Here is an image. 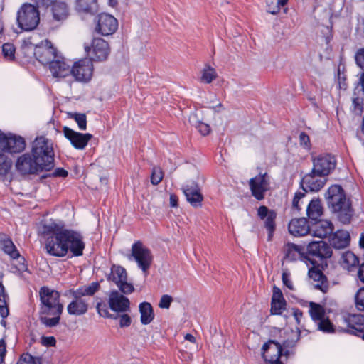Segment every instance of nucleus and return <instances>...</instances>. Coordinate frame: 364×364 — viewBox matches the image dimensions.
Listing matches in <instances>:
<instances>
[{"label":"nucleus","mask_w":364,"mask_h":364,"mask_svg":"<svg viewBox=\"0 0 364 364\" xmlns=\"http://www.w3.org/2000/svg\"><path fill=\"white\" fill-rule=\"evenodd\" d=\"M43 232L50 235L46 243V250L49 255L62 257L70 250L73 256L82 255L85 244L78 232L66 229L63 224L52 220L44 223Z\"/></svg>","instance_id":"nucleus-1"},{"label":"nucleus","mask_w":364,"mask_h":364,"mask_svg":"<svg viewBox=\"0 0 364 364\" xmlns=\"http://www.w3.org/2000/svg\"><path fill=\"white\" fill-rule=\"evenodd\" d=\"M41 300L40 321L47 327L56 326L60 319L63 306L60 303L58 291L43 287L39 291Z\"/></svg>","instance_id":"nucleus-2"},{"label":"nucleus","mask_w":364,"mask_h":364,"mask_svg":"<svg viewBox=\"0 0 364 364\" xmlns=\"http://www.w3.org/2000/svg\"><path fill=\"white\" fill-rule=\"evenodd\" d=\"M31 153L42 170L49 171L53 167V146L46 137L40 136L35 139L33 142Z\"/></svg>","instance_id":"nucleus-3"},{"label":"nucleus","mask_w":364,"mask_h":364,"mask_svg":"<svg viewBox=\"0 0 364 364\" xmlns=\"http://www.w3.org/2000/svg\"><path fill=\"white\" fill-rule=\"evenodd\" d=\"M331 255V248L325 241H313L307 245L306 259L313 265H323Z\"/></svg>","instance_id":"nucleus-4"},{"label":"nucleus","mask_w":364,"mask_h":364,"mask_svg":"<svg viewBox=\"0 0 364 364\" xmlns=\"http://www.w3.org/2000/svg\"><path fill=\"white\" fill-rule=\"evenodd\" d=\"M16 20L21 29L31 31L36 28L39 23V11L33 5L24 4L17 13Z\"/></svg>","instance_id":"nucleus-5"},{"label":"nucleus","mask_w":364,"mask_h":364,"mask_svg":"<svg viewBox=\"0 0 364 364\" xmlns=\"http://www.w3.org/2000/svg\"><path fill=\"white\" fill-rule=\"evenodd\" d=\"M132 258L136 262L139 268L146 274L153 260L151 250L145 247L141 242L137 241L132 246V254L129 256V259Z\"/></svg>","instance_id":"nucleus-6"},{"label":"nucleus","mask_w":364,"mask_h":364,"mask_svg":"<svg viewBox=\"0 0 364 364\" xmlns=\"http://www.w3.org/2000/svg\"><path fill=\"white\" fill-rule=\"evenodd\" d=\"M314 173L321 176H328L336 168L337 161L334 155L323 153L312 158Z\"/></svg>","instance_id":"nucleus-7"},{"label":"nucleus","mask_w":364,"mask_h":364,"mask_svg":"<svg viewBox=\"0 0 364 364\" xmlns=\"http://www.w3.org/2000/svg\"><path fill=\"white\" fill-rule=\"evenodd\" d=\"M107 279L114 282L121 292L124 294H129L134 291L133 284L128 283L127 281V274L126 269L121 266L113 265Z\"/></svg>","instance_id":"nucleus-8"},{"label":"nucleus","mask_w":364,"mask_h":364,"mask_svg":"<svg viewBox=\"0 0 364 364\" xmlns=\"http://www.w3.org/2000/svg\"><path fill=\"white\" fill-rule=\"evenodd\" d=\"M91 61L106 60L109 55L110 48L109 44L104 39L94 38L92 43V48L85 47Z\"/></svg>","instance_id":"nucleus-9"},{"label":"nucleus","mask_w":364,"mask_h":364,"mask_svg":"<svg viewBox=\"0 0 364 364\" xmlns=\"http://www.w3.org/2000/svg\"><path fill=\"white\" fill-rule=\"evenodd\" d=\"M26 143L20 136H7L0 131V149L9 153H19L24 150Z\"/></svg>","instance_id":"nucleus-10"},{"label":"nucleus","mask_w":364,"mask_h":364,"mask_svg":"<svg viewBox=\"0 0 364 364\" xmlns=\"http://www.w3.org/2000/svg\"><path fill=\"white\" fill-rule=\"evenodd\" d=\"M92 71L93 65L91 60L85 58L73 65L70 73L76 80L87 82L91 79Z\"/></svg>","instance_id":"nucleus-11"},{"label":"nucleus","mask_w":364,"mask_h":364,"mask_svg":"<svg viewBox=\"0 0 364 364\" xmlns=\"http://www.w3.org/2000/svg\"><path fill=\"white\" fill-rule=\"evenodd\" d=\"M343 331L355 334L364 340V316L350 314L343 322Z\"/></svg>","instance_id":"nucleus-12"},{"label":"nucleus","mask_w":364,"mask_h":364,"mask_svg":"<svg viewBox=\"0 0 364 364\" xmlns=\"http://www.w3.org/2000/svg\"><path fill=\"white\" fill-rule=\"evenodd\" d=\"M34 55L41 63L50 65V62L57 58L58 53L51 42L45 41L36 46Z\"/></svg>","instance_id":"nucleus-13"},{"label":"nucleus","mask_w":364,"mask_h":364,"mask_svg":"<svg viewBox=\"0 0 364 364\" xmlns=\"http://www.w3.org/2000/svg\"><path fill=\"white\" fill-rule=\"evenodd\" d=\"M252 195L258 200L264 198V193L269 189V181L267 173L259 174L249 181Z\"/></svg>","instance_id":"nucleus-14"},{"label":"nucleus","mask_w":364,"mask_h":364,"mask_svg":"<svg viewBox=\"0 0 364 364\" xmlns=\"http://www.w3.org/2000/svg\"><path fill=\"white\" fill-rule=\"evenodd\" d=\"M327 205L329 210L337 213L339 218L341 214V186L333 185L325 193Z\"/></svg>","instance_id":"nucleus-15"},{"label":"nucleus","mask_w":364,"mask_h":364,"mask_svg":"<svg viewBox=\"0 0 364 364\" xmlns=\"http://www.w3.org/2000/svg\"><path fill=\"white\" fill-rule=\"evenodd\" d=\"M16 167L17 171L23 175L33 174L43 171L34 157L28 153L18 157Z\"/></svg>","instance_id":"nucleus-16"},{"label":"nucleus","mask_w":364,"mask_h":364,"mask_svg":"<svg viewBox=\"0 0 364 364\" xmlns=\"http://www.w3.org/2000/svg\"><path fill=\"white\" fill-rule=\"evenodd\" d=\"M262 356L264 361L269 364L280 360L282 355L283 348L282 345L273 340L265 343L262 348Z\"/></svg>","instance_id":"nucleus-17"},{"label":"nucleus","mask_w":364,"mask_h":364,"mask_svg":"<svg viewBox=\"0 0 364 364\" xmlns=\"http://www.w3.org/2000/svg\"><path fill=\"white\" fill-rule=\"evenodd\" d=\"M118 28L117 20L112 15L102 13L98 16L96 31L102 36L113 34Z\"/></svg>","instance_id":"nucleus-18"},{"label":"nucleus","mask_w":364,"mask_h":364,"mask_svg":"<svg viewBox=\"0 0 364 364\" xmlns=\"http://www.w3.org/2000/svg\"><path fill=\"white\" fill-rule=\"evenodd\" d=\"M257 215L260 220L264 221V227L268 232V240H272L276 229L275 220L277 218V213L274 210L269 209L265 205H261L257 209Z\"/></svg>","instance_id":"nucleus-19"},{"label":"nucleus","mask_w":364,"mask_h":364,"mask_svg":"<svg viewBox=\"0 0 364 364\" xmlns=\"http://www.w3.org/2000/svg\"><path fill=\"white\" fill-rule=\"evenodd\" d=\"M63 131L65 138L77 149H84L87 145L88 141L92 138L91 134L77 132L68 127H64Z\"/></svg>","instance_id":"nucleus-20"},{"label":"nucleus","mask_w":364,"mask_h":364,"mask_svg":"<svg viewBox=\"0 0 364 364\" xmlns=\"http://www.w3.org/2000/svg\"><path fill=\"white\" fill-rule=\"evenodd\" d=\"M326 176H321L316 173H314V170L306 174L302 180L301 185L305 191L316 192L321 190L326 182Z\"/></svg>","instance_id":"nucleus-21"},{"label":"nucleus","mask_w":364,"mask_h":364,"mask_svg":"<svg viewBox=\"0 0 364 364\" xmlns=\"http://www.w3.org/2000/svg\"><path fill=\"white\" fill-rule=\"evenodd\" d=\"M109 306L116 312H126L129 310L130 301L127 297L117 291H112L109 295Z\"/></svg>","instance_id":"nucleus-22"},{"label":"nucleus","mask_w":364,"mask_h":364,"mask_svg":"<svg viewBox=\"0 0 364 364\" xmlns=\"http://www.w3.org/2000/svg\"><path fill=\"white\" fill-rule=\"evenodd\" d=\"M182 189L186 200L193 207H201L203 196L198 184L192 183L191 185L184 186Z\"/></svg>","instance_id":"nucleus-23"},{"label":"nucleus","mask_w":364,"mask_h":364,"mask_svg":"<svg viewBox=\"0 0 364 364\" xmlns=\"http://www.w3.org/2000/svg\"><path fill=\"white\" fill-rule=\"evenodd\" d=\"M288 230L295 237L304 236L311 232L308 220L305 218L292 219L289 223Z\"/></svg>","instance_id":"nucleus-24"},{"label":"nucleus","mask_w":364,"mask_h":364,"mask_svg":"<svg viewBox=\"0 0 364 364\" xmlns=\"http://www.w3.org/2000/svg\"><path fill=\"white\" fill-rule=\"evenodd\" d=\"M49 69L54 77H65L70 73V65L60 56H57L49 65Z\"/></svg>","instance_id":"nucleus-25"},{"label":"nucleus","mask_w":364,"mask_h":364,"mask_svg":"<svg viewBox=\"0 0 364 364\" xmlns=\"http://www.w3.org/2000/svg\"><path fill=\"white\" fill-rule=\"evenodd\" d=\"M313 223H314V225L311 231L314 236L325 238L333 233V225L331 221L318 219L317 221H313Z\"/></svg>","instance_id":"nucleus-26"},{"label":"nucleus","mask_w":364,"mask_h":364,"mask_svg":"<svg viewBox=\"0 0 364 364\" xmlns=\"http://www.w3.org/2000/svg\"><path fill=\"white\" fill-rule=\"evenodd\" d=\"M88 306L89 304L86 299L73 297V301L67 306V311L70 315L78 316L86 314Z\"/></svg>","instance_id":"nucleus-27"},{"label":"nucleus","mask_w":364,"mask_h":364,"mask_svg":"<svg viewBox=\"0 0 364 364\" xmlns=\"http://www.w3.org/2000/svg\"><path fill=\"white\" fill-rule=\"evenodd\" d=\"M318 267V265H314L313 267L310 268L309 270V276L311 279L317 282L314 284L315 289L326 292L328 289L326 278L321 270L317 268Z\"/></svg>","instance_id":"nucleus-28"},{"label":"nucleus","mask_w":364,"mask_h":364,"mask_svg":"<svg viewBox=\"0 0 364 364\" xmlns=\"http://www.w3.org/2000/svg\"><path fill=\"white\" fill-rule=\"evenodd\" d=\"M323 213V208L321 201L319 198H314L309 203L306 208V214L309 219L313 221H317Z\"/></svg>","instance_id":"nucleus-29"},{"label":"nucleus","mask_w":364,"mask_h":364,"mask_svg":"<svg viewBox=\"0 0 364 364\" xmlns=\"http://www.w3.org/2000/svg\"><path fill=\"white\" fill-rule=\"evenodd\" d=\"M100 289V285L98 282H92L88 285L81 287L76 290L71 292L73 297H77V299L83 298L85 296H93Z\"/></svg>","instance_id":"nucleus-30"},{"label":"nucleus","mask_w":364,"mask_h":364,"mask_svg":"<svg viewBox=\"0 0 364 364\" xmlns=\"http://www.w3.org/2000/svg\"><path fill=\"white\" fill-rule=\"evenodd\" d=\"M0 246L4 252L12 259H18L20 257L12 240L5 234H0Z\"/></svg>","instance_id":"nucleus-31"},{"label":"nucleus","mask_w":364,"mask_h":364,"mask_svg":"<svg viewBox=\"0 0 364 364\" xmlns=\"http://www.w3.org/2000/svg\"><path fill=\"white\" fill-rule=\"evenodd\" d=\"M52 14L53 19L57 21L65 20L69 16V9L65 2L55 1L52 5Z\"/></svg>","instance_id":"nucleus-32"},{"label":"nucleus","mask_w":364,"mask_h":364,"mask_svg":"<svg viewBox=\"0 0 364 364\" xmlns=\"http://www.w3.org/2000/svg\"><path fill=\"white\" fill-rule=\"evenodd\" d=\"M98 9L97 0H77L76 9L80 12L95 14Z\"/></svg>","instance_id":"nucleus-33"},{"label":"nucleus","mask_w":364,"mask_h":364,"mask_svg":"<svg viewBox=\"0 0 364 364\" xmlns=\"http://www.w3.org/2000/svg\"><path fill=\"white\" fill-rule=\"evenodd\" d=\"M141 314V322L144 325L149 324L154 318L153 308L150 303L142 302L139 306Z\"/></svg>","instance_id":"nucleus-34"},{"label":"nucleus","mask_w":364,"mask_h":364,"mask_svg":"<svg viewBox=\"0 0 364 364\" xmlns=\"http://www.w3.org/2000/svg\"><path fill=\"white\" fill-rule=\"evenodd\" d=\"M291 337L285 340L282 346L283 351H284V355L286 357L293 353L292 349L296 346L300 338L301 331L297 328L296 331H291Z\"/></svg>","instance_id":"nucleus-35"},{"label":"nucleus","mask_w":364,"mask_h":364,"mask_svg":"<svg viewBox=\"0 0 364 364\" xmlns=\"http://www.w3.org/2000/svg\"><path fill=\"white\" fill-rule=\"evenodd\" d=\"M359 260L354 253L348 251L343 253V269H347L348 272L357 269Z\"/></svg>","instance_id":"nucleus-36"},{"label":"nucleus","mask_w":364,"mask_h":364,"mask_svg":"<svg viewBox=\"0 0 364 364\" xmlns=\"http://www.w3.org/2000/svg\"><path fill=\"white\" fill-rule=\"evenodd\" d=\"M189 122L194 126L202 135H208L210 132L209 124L201 122L197 113H192L189 117Z\"/></svg>","instance_id":"nucleus-37"},{"label":"nucleus","mask_w":364,"mask_h":364,"mask_svg":"<svg viewBox=\"0 0 364 364\" xmlns=\"http://www.w3.org/2000/svg\"><path fill=\"white\" fill-rule=\"evenodd\" d=\"M343 224L349 223L354 215V210L350 198H346L343 193Z\"/></svg>","instance_id":"nucleus-38"},{"label":"nucleus","mask_w":364,"mask_h":364,"mask_svg":"<svg viewBox=\"0 0 364 364\" xmlns=\"http://www.w3.org/2000/svg\"><path fill=\"white\" fill-rule=\"evenodd\" d=\"M309 314L311 318L315 321H320L324 318L325 309L324 308L315 302H309Z\"/></svg>","instance_id":"nucleus-39"},{"label":"nucleus","mask_w":364,"mask_h":364,"mask_svg":"<svg viewBox=\"0 0 364 364\" xmlns=\"http://www.w3.org/2000/svg\"><path fill=\"white\" fill-rule=\"evenodd\" d=\"M284 251V258L289 261H296L301 255L299 246L292 243L287 244Z\"/></svg>","instance_id":"nucleus-40"},{"label":"nucleus","mask_w":364,"mask_h":364,"mask_svg":"<svg viewBox=\"0 0 364 364\" xmlns=\"http://www.w3.org/2000/svg\"><path fill=\"white\" fill-rule=\"evenodd\" d=\"M7 298L8 296L5 293L4 287L2 283L0 282V316L3 318L9 315V308L6 301Z\"/></svg>","instance_id":"nucleus-41"},{"label":"nucleus","mask_w":364,"mask_h":364,"mask_svg":"<svg viewBox=\"0 0 364 364\" xmlns=\"http://www.w3.org/2000/svg\"><path fill=\"white\" fill-rule=\"evenodd\" d=\"M288 0H267V12L277 14L280 11V7L284 6Z\"/></svg>","instance_id":"nucleus-42"},{"label":"nucleus","mask_w":364,"mask_h":364,"mask_svg":"<svg viewBox=\"0 0 364 364\" xmlns=\"http://www.w3.org/2000/svg\"><path fill=\"white\" fill-rule=\"evenodd\" d=\"M217 77L216 71L214 68L206 66L202 70V75L200 77V81L207 84L210 83Z\"/></svg>","instance_id":"nucleus-43"},{"label":"nucleus","mask_w":364,"mask_h":364,"mask_svg":"<svg viewBox=\"0 0 364 364\" xmlns=\"http://www.w3.org/2000/svg\"><path fill=\"white\" fill-rule=\"evenodd\" d=\"M12 165L11 160L5 154H0V175L5 176L10 171Z\"/></svg>","instance_id":"nucleus-44"},{"label":"nucleus","mask_w":364,"mask_h":364,"mask_svg":"<svg viewBox=\"0 0 364 364\" xmlns=\"http://www.w3.org/2000/svg\"><path fill=\"white\" fill-rule=\"evenodd\" d=\"M322 33L323 34L321 36H318V42L321 44V46H326V49H328V44L331 39V31L328 26L323 27L322 31Z\"/></svg>","instance_id":"nucleus-45"},{"label":"nucleus","mask_w":364,"mask_h":364,"mask_svg":"<svg viewBox=\"0 0 364 364\" xmlns=\"http://www.w3.org/2000/svg\"><path fill=\"white\" fill-rule=\"evenodd\" d=\"M70 118L75 119L80 130H85L87 128L86 115L82 113H69Z\"/></svg>","instance_id":"nucleus-46"},{"label":"nucleus","mask_w":364,"mask_h":364,"mask_svg":"<svg viewBox=\"0 0 364 364\" xmlns=\"http://www.w3.org/2000/svg\"><path fill=\"white\" fill-rule=\"evenodd\" d=\"M318 330L327 333H333L335 331L334 326L330 321V320L328 318H324L318 321Z\"/></svg>","instance_id":"nucleus-47"},{"label":"nucleus","mask_w":364,"mask_h":364,"mask_svg":"<svg viewBox=\"0 0 364 364\" xmlns=\"http://www.w3.org/2000/svg\"><path fill=\"white\" fill-rule=\"evenodd\" d=\"M164 178L162 169L159 166H154L151 176V183L153 185H158Z\"/></svg>","instance_id":"nucleus-48"},{"label":"nucleus","mask_w":364,"mask_h":364,"mask_svg":"<svg viewBox=\"0 0 364 364\" xmlns=\"http://www.w3.org/2000/svg\"><path fill=\"white\" fill-rule=\"evenodd\" d=\"M96 309L97 313L100 316L105 318H111L114 319H117V316H114L113 315L109 313L107 304L102 302H98L96 306Z\"/></svg>","instance_id":"nucleus-49"},{"label":"nucleus","mask_w":364,"mask_h":364,"mask_svg":"<svg viewBox=\"0 0 364 364\" xmlns=\"http://www.w3.org/2000/svg\"><path fill=\"white\" fill-rule=\"evenodd\" d=\"M329 242L331 245L335 249H341V232L338 230L335 233L332 234L329 239Z\"/></svg>","instance_id":"nucleus-50"},{"label":"nucleus","mask_w":364,"mask_h":364,"mask_svg":"<svg viewBox=\"0 0 364 364\" xmlns=\"http://www.w3.org/2000/svg\"><path fill=\"white\" fill-rule=\"evenodd\" d=\"M16 364H41V362L38 358L28 353H24Z\"/></svg>","instance_id":"nucleus-51"},{"label":"nucleus","mask_w":364,"mask_h":364,"mask_svg":"<svg viewBox=\"0 0 364 364\" xmlns=\"http://www.w3.org/2000/svg\"><path fill=\"white\" fill-rule=\"evenodd\" d=\"M286 305L285 301H272L271 313L272 314H281L282 310L284 309Z\"/></svg>","instance_id":"nucleus-52"},{"label":"nucleus","mask_w":364,"mask_h":364,"mask_svg":"<svg viewBox=\"0 0 364 364\" xmlns=\"http://www.w3.org/2000/svg\"><path fill=\"white\" fill-rule=\"evenodd\" d=\"M2 53L5 58L9 60L14 58L15 48L11 43H4L2 46Z\"/></svg>","instance_id":"nucleus-53"},{"label":"nucleus","mask_w":364,"mask_h":364,"mask_svg":"<svg viewBox=\"0 0 364 364\" xmlns=\"http://www.w3.org/2000/svg\"><path fill=\"white\" fill-rule=\"evenodd\" d=\"M355 306L359 311H364V287L360 288L355 295Z\"/></svg>","instance_id":"nucleus-54"},{"label":"nucleus","mask_w":364,"mask_h":364,"mask_svg":"<svg viewBox=\"0 0 364 364\" xmlns=\"http://www.w3.org/2000/svg\"><path fill=\"white\" fill-rule=\"evenodd\" d=\"M299 144L306 150H310L311 147V144L310 141V138L308 134L305 132H301L299 134Z\"/></svg>","instance_id":"nucleus-55"},{"label":"nucleus","mask_w":364,"mask_h":364,"mask_svg":"<svg viewBox=\"0 0 364 364\" xmlns=\"http://www.w3.org/2000/svg\"><path fill=\"white\" fill-rule=\"evenodd\" d=\"M172 301L173 298L171 296L164 294L161 297L159 306L161 309H169Z\"/></svg>","instance_id":"nucleus-56"},{"label":"nucleus","mask_w":364,"mask_h":364,"mask_svg":"<svg viewBox=\"0 0 364 364\" xmlns=\"http://www.w3.org/2000/svg\"><path fill=\"white\" fill-rule=\"evenodd\" d=\"M116 316L117 318H119V326L121 328L128 327L130 326L132 320L131 317L128 314H123Z\"/></svg>","instance_id":"nucleus-57"},{"label":"nucleus","mask_w":364,"mask_h":364,"mask_svg":"<svg viewBox=\"0 0 364 364\" xmlns=\"http://www.w3.org/2000/svg\"><path fill=\"white\" fill-rule=\"evenodd\" d=\"M283 284L290 290H294V287L291 280L290 279V274L287 271H284L282 276Z\"/></svg>","instance_id":"nucleus-58"},{"label":"nucleus","mask_w":364,"mask_h":364,"mask_svg":"<svg viewBox=\"0 0 364 364\" xmlns=\"http://www.w3.org/2000/svg\"><path fill=\"white\" fill-rule=\"evenodd\" d=\"M272 301H285L281 289L277 287L273 288Z\"/></svg>","instance_id":"nucleus-59"},{"label":"nucleus","mask_w":364,"mask_h":364,"mask_svg":"<svg viewBox=\"0 0 364 364\" xmlns=\"http://www.w3.org/2000/svg\"><path fill=\"white\" fill-rule=\"evenodd\" d=\"M6 342L4 339L0 340V364L3 363L4 360V357L6 355Z\"/></svg>","instance_id":"nucleus-60"},{"label":"nucleus","mask_w":364,"mask_h":364,"mask_svg":"<svg viewBox=\"0 0 364 364\" xmlns=\"http://www.w3.org/2000/svg\"><path fill=\"white\" fill-rule=\"evenodd\" d=\"M37 6H45L48 7L50 5H53L56 0H34Z\"/></svg>","instance_id":"nucleus-61"},{"label":"nucleus","mask_w":364,"mask_h":364,"mask_svg":"<svg viewBox=\"0 0 364 364\" xmlns=\"http://www.w3.org/2000/svg\"><path fill=\"white\" fill-rule=\"evenodd\" d=\"M43 343L48 346H54L55 345V339L54 337H43Z\"/></svg>","instance_id":"nucleus-62"},{"label":"nucleus","mask_w":364,"mask_h":364,"mask_svg":"<svg viewBox=\"0 0 364 364\" xmlns=\"http://www.w3.org/2000/svg\"><path fill=\"white\" fill-rule=\"evenodd\" d=\"M293 316L296 321L298 325L300 324V320L303 316L302 311L299 309H293Z\"/></svg>","instance_id":"nucleus-63"},{"label":"nucleus","mask_w":364,"mask_h":364,"mask_svg":"<svg viewBox=\"0 0 364 364\" xmlns=\"http://www.w3.org/2000/svg\"><path fill=\"white\" fill-rule=\"evenodd\" d=\"M53 175L55 176H59L65 178L68 176V171L62 168H58L55 170Z\"/></svg>","instance_id":"nucleus-64"}]
</instances>
